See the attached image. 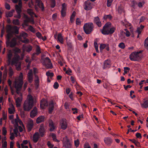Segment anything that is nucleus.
Segmentation results:
<instances>
[{
  "instance_id": "c756f323",
  "label": "nucleus",
  "mask_w": 148,
  "mask_h": 148,
  "mask_svg": "<svg viewBox=\"0 0 148 148\" xmlns=\"http://www.w3.org/2000/svg\"><path fill=\"white\" fill-rule=\"evenodd\" d=\"M36 3L39 7L41 8L42 10H43L44 8L43 4L42 2L40 1H39V0H37Z\"/></svg>"
},
{
  "instance_id": "ddd939ff",
  "label": "nucleus",
  "mask_w": 148,
  "mask_h": 148,
  "mask_svg": "<svg viewBox=\"0 0 148 148\" xmlns=\"http://www.w3.org/2000/svg\"><path fill=\"white\" fill-rule=\"evenodd\" d=\"M142 108H146L148 107V98H146L143 99V103H140Z\"/></svg>"
},
{
  "instance_id": "de8ad7c7",
  "label": "nucleus",
  "mask_w": 148,
  "mask_h": 148,
  "mask_svg": "<svg viewBox=\"0 0 148 148\" xmlns=\"http://www.w3.org/2000/svg\"><path fill=\"white\" fill-rule=\"evenodd\" d=\"M94 46L95 49L96 50V52H97L99 53V51L98 50V45L97 44V43L95 42H94Z\"/></svg>"
},
{
  "instance_id": "ea45409f",
  "label": "nucleus",
  "mask_w": 148,
  "mask_h": 148,
  "mask_svg": "<svg viewBox=\"0 0 148 148\" xmlns=\"http://www.w3.org/2000/svg\"><path fill=\"white\" fill-rule=\"evenodd\" d=\"M122 25H124L126 27L130 26V24L128 23L126 20H125L124 22H122Z\"/></svg>"
},
{
  "instance_id": "3c124183",
  "label": "nucleus",
  "mask_w": 148,
  "mask_h": 148,
  "mask_svg": "<svg viewBox=\"0 0 148 148\" xmlns=\"http://www.w3.org/2000/svg\"><path fill=\"white\" fill-rule=\"evenodd\" d=\"M118 46L119 47L122 49H123L125 47V45L123 42H121L119 45Z\"/></svg>"
},
{
  "instance_id": "9b49d317",
  "label": "nucleus",
  "mask_w": 148,
  "mask_h": 148,
  "mask_svg": "<svg viewBox=\"0 0 148 148\" xmlns=\"http://www.w3.org/2000/svg\"><path fill=\"white\" fill-rule=\"evenodd\" d=\"M45 61L48 63L46 64V67L48 69H51L53 67L51 61L48 57H46L45 58Z\"/></svg>"
},
{
  "instance_id": "58836bf2",
  "label": "nucleus",
  "mask_w": 148,
  "mask_h": 148,
  "mask_svg": "<svg viewBox=\"0 0 148 148\" xmlns=\"http://www.w3.org/2000/svg\"><path fill=\"white\" fill-rule=\"evenodd\" d=\"M21 7L17 5H16L15 9L17 13H21Z\"/></svg>"
},
{
  "instance_id": "f03ea898",
  "label": "nucleus",
  "mask_w": 148,
  "mask_h": 148,
  "mask_svg": "<svg viewBox=\"0 0 148 148\" xmlns=\"http://www.w3.org/2000/svg\"><path fill=\"white\" fill-rule=\"evenodd\" d=\"M6 29L8 33L6 36V43L8 44L9 42V39L12 37L13 34H18L19 28L16 26H12L10 25H8Z\"/></svg>"
},
{
  "instance_id": "37998d69",
  "label": "nucleus",
  "mask_w": 148,
  "mask_h": 148,
  "mask_svg": "<svg viewBox=\"0 0 148 148\" xmlns=\"http://www.w3.org/2000/svg\"><path fill=\"white\" fill-rule=\"evenodd\" d=\"M14 74V72L12 69L10 67L9 69V75L10 77H12Z\"/></svg>"
},
{
  "instance_id": "f257e3e1",
  "label": "nucleus",
  "mask_w": 148,
  "mask_h": 148,
  "mask_svg": "<svg viewBox=\"0 0 148 148\" xmlns=\"http://www.w3.org/2000/svg\"><path fill=\"white\" fill-rule=\"evenodd\" d=\"M23 75L21 73L18 77H16L13 83V86L16 89V92L17 94L21 95L20 91L23 84Z\"/></svg>"
},
{
  "instance_id": "b1692460",
  "label": "nucleus",
  "mask_w": 148,
  "mask_h": 148,
  "mask_svg": "<svg viewBox=\"0 0 148 148\" xmlns=\"http://www.w3.org/2000/svg\"><path fill=\"white\" fill-rule=\"evenodd\" d=\"M110 66V62L109 60H106L105 61L104 63L103 66V69H105L106 68H108Z\"/></svg>"
},
{
  "instance_id": "a19ab883",
  "label": "nucleus",
  "mask_w": 148,
  "mask_h": 148,
  "mask_svg": "<svg viewBox=\"0 0 148 148\" xmlns=\"http://www.w3.org/2000/svg\"><path fill=\"white\" fill-rule=\"evenodd\" d=\"M46 75L47 76L49 77H50L51 79L53 76V73L52 72H50L49 71H47L46 73Z\"/></svg>"
},
{
  "instance_id": "338daca9",
  "label": "nucleus",
  "mask_w": 148,
  "mask_h": 148,
  "mask_svg": "<svg viewBox=\"0 0 148 148\" xmlns=\"http://www.w3.org/2000/svg\"><path fill=\"white\" fill-rule=\"evenodd\" d=\"M53 87L54 88L57 89L59 87V84L58 82H55L54 84Z\"/></svg>"
},
{
  "instance_id": "5fc2aeb1",
  "label": "nucleus",
  "mask_w": 148,
  "mask_h": 148,
  "mask_svg": "<svg viewBox=\"0 0 148 148\" xmlns=\"http://www.w3.org/2000/svg\"><path fill=\"white\" fill-rule=\"evenodd\" d=\"M13 51L15 53H19L21 52L20 50L17 48H15L13 49Z\"/></svg>"
},
{
  "instance_id": "e433bc0d",
  "label": "nucleus",
  "mask_w": 148,
  "mask_h": 148,
  "mask_svg": "<svg viewBox=\"0 0 148 148\" xmlns=\"http://www.w3.org/2000/svg\"><path fill=\"white\" fill-rule=\"evenodd\" d=\"M8 83L9 86L10 90H11V92L12 94H13V88L12 86V81L10 79H8Z\"/></svg>"
},
{
  "instance_id": "c9c22d12",
  "label": "nucleus",
  "mask_w": 148,
  "mask_h": 148,
  "mask_svg": "<svg viewBox=\"0 0 148 148\" xmlns=\"http://www.w3.org/2000/svg\"><path fill=\"white\" fill-rule=\"evenodd\" d=\"M75 14L76 13L75 12H73L71 16L70 21L71 23L73 22L74 21V18L75 15Z\"/></svg>"
},
{
  "instance_id": "4be33fe9",
  "label": "nucleus",
  "mask_w": 148,
  "mask_h": 148,
  "mask_svg": "<svg viewBox=\"0 0 148 148\" xmlns=\"http://www.w3.org/2000/svg\"><path fill=\"white\" fill-rule=\"evenodd\" d=\"M27 76L29 81V82L31 83L33 80L32 71V70H29L27 74Z\"/></svg>"
},
{
  "instance_id": "09e8293b",
  "label": "nucleus",
  "mask_w": 148,
  "mask_h": 148,
  "mask_svg": "<svg viewBox=\"0 0 148 148\" xmlns=\"http://www.w3.org/2000/svg\"><path fill=\"white\" fill-rule=\"evenodd\" d=\"M19 119L18 118H17L16 119H15L14 121L12 120V122L13 124L17 125L18 123V121H19Z\"/></svg>"
},
{
  "instance_id": "9d476101",
  "label": "nucleus",
  "mask_w": 148,
  "mask_h": 148,
  "mask_svg": "<svg viewBox=\"0 0 148 148\" xmlns=\"http://www.w3.org/2000/svg\"><path fill=\"white\" fill-rule=\"evenodd\" d=\"M27 34L25 33H23L18 37V38L21 41H22L23 42L27 43L29 42V40L27 39H25L24 40H21L22 38H23L24 39H25L26 37H27Z\"/></svg>"
},
{
  "instance_id": "e2e57ef3",
  "label": "nucleus",
  "mask_w": 148,
  "mask_h": 148,
  "mask_svg": "<svg viewBox=\"0 0 148 148\" xmlns=\"http://www.w3.org/2000/svg\"><path fill=\"white\" fill-rule=\"evenodd\" d=\"M28 143V141L27 140H24L23 141L22 143L21 144V146H26L25 145L27 144Z\"/></svg>"
},
{
  "instance_id": "473e14b6",
  "label": "nucleus",
  "mask_w": 148,
  "mask_h": 148,
  "mask_svg": "<svg viewBox=\"0 0 148 148\" xmlns=\"http://www.w3.org/2000/svg\"><path fill=\"white\" fill-rule=\"evenodd\" d=\"M14 10H13L10 12H7L6 13V16L7 17H11L13 16V13L14 12Z\"/></svg>"
},
{
  "instance_id": "a18cd8bd",
  "label": "nucleus",
  "mask_w": 148,
  "mask_h": 148,
  "mask_svg": "<svg viewBox=\"0 0 148 148\" xmlns=\"http://www.w3.org/2000/svg\"><path fill=\"white\" fill-rule=\"evenodd\" d=\"M51 136L54 141L57 142H59L58 140L56 139V136L55 134L52 133L51 134Z\"/></svg>"
},
{
  "instance_id": "79ce46f5",
  "label": "nucleus",
  "mask_w": 148,
  "mask_h": 148,
  "mask_svg": "<svg viewBox=\"0 0 148 148\" xmlns=\"http://www.w3.org/2000/svg\"><path fill=\"white\" fill-rule=\"evenodd\" d=\"M144 46L146 49L148 50V37L145 40Z\"/></svg>"
},
{
  "instance_id": "0e129e2a",
  "label": "nucleus",
  "mask_w": 148,
  "mask_h": 148,
  "mask_svg": "<svg viewBox=\"0 0 148 148\" xmlns=\"http://www.w3.org/2000/svg\"><path fill=\"white\" fill-rule=\"evenodd\" d=\"M126 31L125 33V35L127 37H129L130 35V32L126 29H125Z\"/></svg>"
},
{
  "instance_id": "603ef678",
  "label": "nucleus",
  "mask_w": 148,
  "mask_h": 148,
  "mask_svg": "<svg viewBox=\"0 0 148 148\" xmlns=\"http://www.w3.org/2000/svg\"><path fill=\"white\" fill-rule=\"evenodd\" d=\"M13 23L15 25H18L19 24V20L18 19H15L13 20Z\"/></svg>"
},
{
  "instance_id": "5701e85b",
  "label": "nucleus",
  "mask_w": 148,
  "mask_h": 148,
  "mask_svg": "<svg viewBox=\"0 0 148 148\" xmlns=\"http://www.w3.org/2000/svg\"><path fill=\"white\" fill-rule=\"evenodd\" d=\"M94 22L99 27H101V23L100 21L99 18L97 16L94 18Z\"/></svg>"
},
{
  "instance_id": "8fccbe9b",
  "label": "nucleus",
  "mask_w": 148,
  "mask_h": 148,
  "mask_svg": "<svg viewBox=\"0 0 148 148\" xmlns=\"http://www.w3.org/2000/svg\"><path fill=\"white\" fill-rule=\"evenodd\" d=\"M74 144L76 147H77L79 146V142L78 139L75 140Z\"/></svg>"
},
{
  "instance_id": "423d86ee",
  "label": "nucleus",
  "mask_w": 148,
  "mask_h": 148,
  "mask_svg": "<svg viewBox=\"0 0 148 148\" xmlns=\"http://www.w3.org/2000/svg\"><path fill=\"white\" fill-rule=\"evenodd\" d=\"M93 27V24L92 23H86L84 25L83 29L85 32L88 34L92 31Z\"/></svg>"
},
{
  "instance_id": "bb28decb",
  "label": "nucleus",
  "mask_w": 148,
  "mask_h": 148,
  "mask_svg": "<svg viewBox=\"0 0 148 148\" xmlns=\"http://www.w3.org/2000/svg\"><path fill=\"white\" fill-rule=\"evenodd\" d=\"M49 126L50 127V130L51 131H53L55 128V127L54 126L52 121L50 120L49 121Z\"/></svg>"
},
{
  "instance_id": "a211bd4d",
  "label": "nucleus",
  "mask_w": 148,
  "mask_h": 148,
  "mask_svg": "<svg viewBox=\"0 0 148 148\" xmlns=\"http://www.w3.org/2000/svg\"><path fill=\"white\" fill-rule=\"evenodd\" d=\"M85 6L84 9L86 10H89L92 8V5L89 1H88L85 2Z\"/></svg>"
},
{
  "instance_id": "0eeeda50",
  "label": "nucleus",
  "mask_w": 148,
  "mask_h": 148,
  "mask_svg": "<svg viewBox=\"0 0 148 148\" xmlns=\"http://www.w3.org/2000/svg\"><path fill=\"white\" fill-rule=\"evenodd\" d=\"M19 56H16V57H14L12 61V64L15 65L16 69L18 71H20L21 69V63L19 60Z\"/></svg>"
},
{
  "instance_id": "1a4fd4ad",
  "label": "nucleus",
  "mask_w": 148,
  "mask_h": 148,
  "mask_svg": "<svg viewBox=\"0 0 148 148\" xmlns=\"http://www.w3.org/2000/svg\"><path fill=\"white\" fill-rule=\"evenodd\" d=\"M18 95L20 96V97L16 98V97H14V99L15 100L16 106L17 107H20L21 105V104L23 99V97L21 93V95H20L19 94Z\"/></svg>"
},
{
  "instance_id": "13d9d810",
  "label": "nucleus",
  "mask_w": 148,
  "mask_h": 148,
  "mask_svg": "<svg viewBox=\"0 0 148 148\" xmlns=\"http://www.w3.org/2000/svg\"><path fill=\"white\" fill-rule=\"evenodd\" d=\"M36 36L39 38L42 39V37L41 34L39 32H38L36 33Z\"/></svg>"
},
{
  "instance_id": "f8f14e48",
  "label": "nucleus",
  "mask_w": 148,
  "mask_h": 148,
  "mask_svg": "<svg viewBox=\"0 0 148 148\" xmlns=\"http://www.w3.org/2000/svg\"><path fill=\"white\" fill-rule=\"evenodd\" d=\"M66 5L64 3L62 5L61 14L62 16L64 17L66 15Z\"/></svg>"
},
{
  "instance_id": "2f4dec72",
  "label": "nucleus",
  "mask_w": 148,
  "mask_h": 148,
  "mask_svg": "<svg viewBox=\"0 0 148 148\" xmlns=\"http://www.w3.org/2000/svg\"><path fill=\"white\" fill-rule=\"evenodd\" d=\"M10 106L11 108L8 109V111L10 114H12L14 113L15 111L14 107L12 104H11Z\"/></svg>"
},
{
  "instance_id": "72a5a7b5",
  "label": "nucleus",
  "mask_w": 148,
  "mask_h": 148,
  "mask_svg": "<svg viewBox=\"0 0 148 148\" xmlns=\"http://www.w3.org/2000/svg\"><path fill=\"white\" fill-rule=\"evenodd\" d=\"M44 116H42L39 117L36 119V123H38L43 121H44Z\"/></svg>"
},
{
  "instance_id": "6e6d98bb",
  "label": "nucleus",
  "mask_w": 148,
  "mask_h": 148,
  "mask_svg": "<svg viewBox=\"0 0 148 148\" xmlns=\"http://www.w3.org/2000/svg\"><path fill=\"white\" fill-rule=\"evenodd\" d=\"M56 4V2L55 0H51V6L52 8H54Z\"/></svg>"
},
{
  "instance_id": "4468645a",
  "label": "nucleus",
  "mask_w": 148,
  "mask_h": 148,
  "mask_svg": "<svg viewBox=\"0 0 148 148\" xmlns=\"http://www.w3.org/2000/svg\"><path fill=\"white\" fill-rule=\"evenodd\" d=\"M60 123L61 128L63 130L66 129L67 127V124L66 120L64 119H62L61 120Z\"/></svg>"
},
{
  "instance_id": "680f3d73",
  "label": "nucleus",
  "mask_w": 148,
  "mask_h": 148,
  "mask_svg": "<svg viewBox=\"0 0 148 148\" xmlns=\"http://www.w3.org/2000/svg\"><path fill=\"white\" fill-rule=\"evenodd\" d=\"M7 131L5 128L3 127L2 129V134L3 135L5 136L6 134Z\"/></svg>"
},
{
  "instance_id": "7ed1b4c3",
  "label": "nucleus",
  "mask_w": 148,
  "mask_h": 148,
  "mask_svg": "<svg viewBox=\"0 0 148 148\" xmlns=\"http://www.w3.org/2000/svg\"><path fill=\"white\" fill-rule=\"evenodd\" d=\"M33 106L34 101L31 95H29L24 103L23 110L25 111H29L32 108Z\"/></svg>"
},
{
  "instance_id": "774afa93",
  "label": "nucleus",
  "mask_w": 148,
  "mask_h": 148,
  "mask_svg": "<svg viewBox=\"0 0 148 148\" xmlns=\"http://www.w3.org/2000/svg\"><path fill=\"white\" fill-rule=\"evenodd\" d=\"M76 24L77 25H80L81 23V21L80 19L79 18H77L76 19Z\"/></svg>"
},
{
  "instance_id": "c03bdc74",
  "label": "nucleus",
  "mask_w": 148,
  "mask_h": 148,
  "mask_svg": "<svg viewBox=\"0 0 148 148\" xmlns=\"http://www.w3.org/2000/svg\"><path fill=\"white\" fill-rule=\"evenodd\" d=\"M113 0H107V5L108 7H110L112 5Z\"/></svg>"
},
{
  "instance_id": "a878e982",
  "label": "nucleus",
  "mask_w": 148,
  "mask_h": 148,
  "mask_svg": "<svg viewBox=\"0 0 148 148\" xmlns=\"http://www.w3.org/2000/svg\"><path fill=\"white\" fill-rule=\"evenodd\" d=\"M40 138V135L38 132L35 133L33 135V141L35 143H36L38 141Z\"/></svg>"
},
{
  "instance_id": "dca6fc26",
  "label": "nucleus",
  "mask_w": 148,
  "mask_h": 148,
  "mask_svg": "<svg viewBox=\"0 0 148 148\" xmlns=\"http://www.w3.org/2000/svg\"><path fill=\"white\" fill-rule=\"evenodd\" d=\"M34 125V122L32 120L29 119L28 122L27 127L29 131H30Z\"/></svg>"
},
{
  "instance_id": "393cba45",
  "label": "nucleus",
  "mask_w": 148,
  "mask_h": 148,
  "mask_svg": "<svg viewBox=\"0 0 148 148\" xmlns=\"http://www.w3.org/2000/svg\"><path fill=\"white\" fill-rule=\"evenodd\" d=\"M37 109L36 107L34 108L33 110L30 112V116L32 118H33L37 115Z\"/></svg>"
},
{
  "instance_id": "2eb2a0df",
  "label": "nucleus",
  "mask_w": 148,
  "mask_h": 148,
  "mask_svg": "<svg viewBox=\"0 0 148 148\" xmlns=\"http://www.w3.org/2000/svg\"><path fill=\"white\" fill-rule=\"evenodd\" d=\"M39 135L40 136L43 137L45 133V131L44 127L42 124H41L40 127L39 129Z\"/></svg>"
},
{
  "instance_id": "39448f33",
  "label": "nucleus",
  "mask_w": 148,
  "mask_h": 148,
  "mask_svg": "<svg viewBox=\"0 0 148 148\" xmlns=\"http://www.w3.org/2000/svg\"><path fill=\"white\" fill-rule=\"evenodd\" d=\"M129 58L132 61H138L141 60L142 56L140 52H134L130 55Z\"/></svg>"
},
{
  "instance_id": "bf43d9fd",
  "label": "nucleus",
  "mask_w": 148,
  "mask_h": 148,
  "mask_svg": "<svg viewBox=\"0 0 148 148\" xmlns=\"http://www.w3.org/2000/svg\"><path fill=\"white\" fill-rule=\"evenodd\" d=\"M106 45L104 44H101L100 46V50H102L106 48Z\"/></svg>"
},
{
  "instance_id": "4d7b16f0",
  "label": "nucleus",
  "mask_w": 148,
  "mask_h": 148,
  "mask_svg": "<svg viewBox=\"0 0 148 148\" xmlns=\"http://www.w3.org/2000/svg\"><path fill=\"white\" fill-rule=\"evenodd\" d=\"M124 73H127L128 72L130 71V69L128 67H124Z\"/></svg>"
},
{
  "instance_id": "cd10ccee",
  "label": "nucleus",
  "mask_w": 148,
  "mask_h": 148,
  "mask_svg": "<svg viewBox=\"0 0 148 148\" xmlns=\"http://www.w3.org/2000/svg\"><path fill=\"white\" fill-rule=\"evenodd\" d=\"M58 41L61 44L64 43V39L62 34L59 33L58 35Z\"/></svg>"
},
{
  "instance_id": "49530a36",
  "label": "nucleus",
  "mask_w": 148,
  "mask_h": 148,
  "mask_svg": "<svg viewBox=\"0 0 148 148\" xmlns=\"http://www.w3.org/2000/svg\"><path fill=\"white\" fill-rule=\"evenodd\" d=\"M41 53L40 49L39 46H37L36 47V54L38 55Z\"/></svg>"
},
{
  "instance_id": "c85d7f7f",
  "label": "nucleus",
  "mask_w": 148,
  "mask_h": 148,
  "mask_svg": "<svg viewBox=\"0 0 148 148\" xmlns=\"http://www.w3.org/2000/svg\"><path fill=\"white\" fill-rule=\"evenodd\" d=\"M13 53L11 50H9L7 54V58L8 61L10 62L11 61V58L12 56Z\"/></svg>"
},
{
  "instance_id": "aec40b11",
  "label": "nucleus",
  "mask_w": 148,
  "mask_h": 148,
  "mask_svg": "<svg viewBox=\"0 0 148 148\" xmlns=\"http://www.w3.org/2000/svg\"><path fill=\"white\" fill-rule=\"evenodd\" d=\"M10 39H9V42L8 44L6 43L7 46H10L11 47H13L15 46L16 44V39L15 38H13L11 41L10 42Z\"/></svg>"
},
{
  "instance_id": "864d4df0",
  "label": "nucleus",
  "mask_w": 148,
  "mask_h": 148,
  "mask_svg": "<svg viewBox=\"0 0 148 148\" xmlns=\"http://www.w3.org/2000/svg\"><path fill=\"white\" fill-rule=\"evenodd\" d=\"M32 47L30 46L27 47L25 48V50L28 52H29L31 51L32 50Z\"/></svg>"
},
{
  "instance_id": "6ab92c4d",
  "label": "nucleus",
  "mask_w": 148,
  "mask_h": 148,
  "mask_svg": "<svg viewBox=\"0 0 148 148\" xmlns=\"http://www.w3.org/2000/svg\"><path fill=\"white\" fill-rule=\"evenodd\" d=\"M104 141L106 145L110 146L112 142V140L110 137H106L104 138Z\"/></svg>"
},
{
  "instance_id": "20e7f679",
  "label": "nucleus",
  "mask_w": 148,
  "mask_h": 148,
  "mask_svg": "<svg viewBox=\"0 0 148 148\" xmlns=\"http://www.w3.org/2000/svg\"><path fill=\"white\" fill-rule=\"evenodd\" d=\"M115 28L111 25L110 23H106L101 29L102 33L104 35H108L113 33L115 31Z\"/></svg>"
},
{
  "instance_id": "f3484780",
  "label": "nucleus",
  "mask_w": 148,
  "mask_h": 148,
  "mask_svg": "<svg viewBox=\"0 0 148 148\" xmlns=\"http://www.w3.org/2000/svg\"><path fill=\"white\" fill-rule=\"evenodd\" d=\"M48 105L47 101L45 99H42L40 102V107L42 109H44Z\"/></svg>"
},
{
  "instance_id": "4c0bfd02",
  "label": "nucleus",
  "mask_w": 148,
  "mask_h": 148,
  "mask_svg": "<svg viewBox=\"0 0 148 148\" xmlns=\"http://www.w3.org/2000/svg\"><path fill=\"white\" fill-rule=\"evenodd\" d=\"M27 12L29 15L31 16H32L35 14L33 10L31 9H27Z\"/></svg>"
},
{
  "instance_id": "69168bd1",
  "label": "nucleus",
  "mask_w": 148,
  "mask_h": 148,
  "mask_svg": "<svg viewBox=\"0 0 148 148\" xmlns=\"http://www.w3.org/2000/svg\"><path fill=\"white\" fill-rule=\"evenodd\" d=\"M112 18V17L110 15H105L103 17V18L104 19H111Z\"/></svg>"
},
{
  "instance_id": "7c9ffc66",
  "label": "nucleus",
  "mask_w": 148,
  "mask_h": 148,
  "mask_svg": "<svg viewBox=\"0 0 148 148\" xmlns=\"http://www.w3.org/2000/svg\"><path fill=\"white\" fill-rule=\"evenodd\" d=\"M144 28V26L142 25H140V27H138L137 29L136 32L138 34H140L143 31V29Z\"/></svg>"
},
{
  "instance_id": "412c9836",
  "label": "nucleus",
  "mask_w": 148,
  "mask_h": 148,
  "mask_svg": "<svg viewBox=\"0 0 148 148\" xmlns=\"http://www.w3.org/2000/svg\"><path fill=\"white\" fill-rule=\"evenodd\" d=\"M56 103L52 101L49 104V113H51L54 107L56 106Z\"/></svg>"
},
{
  "instance_id": "f704fd0d",
  "label": "nucleus",
  "mask_w": 148,
  "mask_h": 148,
  "mask_svg": "<svg viewBox=\"0 0 148 148\" xmlns=\"http://www.w3.org/2000/svg\"><path fill=\"white\" fill-rule=\"evenodd\" d=\"M39 79L38 76H35V85L36 88L38 87L39 85Z\"/></svg>"
},
{
  "instance_id": "6e6552de",
  "label": "nucleus",
  "mask_w": 148,
  "mask_h": 148,
  "mask_svg": "<svg viewBox=\"0 0 148 148\" xmlns=\"http://www.w3.org/2000/svg\"><path fill=\"white\" fill-rule=\"evenodd\" d=\"M63 143L64 146L66 148H71L72 144L71 142L69 140L67 136L63 138Z\"/></svg>"
},
{
  "instance_id": "052dcab7",
  "label": "nucleus",
  "mask_w": 148,
  "mask_h": 148,
  "mask_svg": "<svg viewBox=\"0 0 148 148\" xmlns=\"http://www.w3.org/2000/svg\"><path fill=\"white\" fill-rule=\"evenodd\" d=\"M47 145L48 147L49 148H52L53 147V145L49 141H48L47 142Z\"/></svg>"
}]
</instances>
